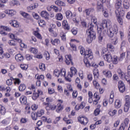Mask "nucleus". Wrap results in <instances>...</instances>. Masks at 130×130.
Here are the masks:
<instances>
[{
  "label": "nucleus",
  "instance_id": "f257e3e1",
  "mask_svg": "<svg viewBox=\"0 0 130 130\" xmlns=\"http://www.w3.org/2000/svg\"><path fill=\"white\" fill-rule=\"evenodd\" d=\"M88 29L86 30V34L87 35V37L86 38V41L87 43L90 44V43H92L93 40H95L96 39V32L94 31L93 28H94V25L93 23H90L88 26Z\"/></svg>",
  "mask_w": 130,
  "mask_h": 130
},
{
  "label": "nucleus",
  "instance_id": "f03ea898",
  "mask_svg": "<svg viewBox=\"0 0 130 130\" xmlns=\"http://www.w3.org/2000/svg\"><path fill=\"white\" fill-rule=\"evenodd\" d=\"M84 55L85 57L83 60L86 67H87V68L91 67L90 60L93 59V53H92V51H91V50H86L84 52Z\"/></svg>",
  "mask_w": 130,
  "mask_h": 130
},
{
  "label": "nucleus",
  "instance_id": "7ed1b4c3",
  "mask_svg": "<svg viewBox=\"0 0 130 130\" xmlns=\"http://www.w3.org/2000/svg\"><path fill=\"white\" fill-rule=\"evenodd\" d=\"M117 32H118V28H117V25L115 24L109 27L107 31V34L109 37L111 38L114 36V34H117Z\"/></svg>",
  "mask_w": 130,
  "mask_h": 130
},
{
  "label": "nucleus",
  "instance_id": "20e7f679",
  "mask_svg": "<svg viewBox=\"0 0 130 130\" xmlns=\"http://www.w3.org/2000/svg\"><path fill=\"white\" fill-rule=\"evenodd\" d=\"M115 14L117 18V20L120 25L123 24V20H122V18L124 16V11H122V12H119L118 11H115Z\"/></svg>",
  "mask_w": 130,
  "mask_h": 130
},
{
  "label": "nucleus",
  "instance_id": "39448f33",
  "mask_svg": "<svg viewBox=\"0 0 130 130\" xmlns=\"http://www.w3.org/2000/svg\"><path fill=\"white\" fill-rule=\"evenodd\" d=\"M121 3H122V1H121V0L116 1V3L115 5V7L116 8L115 11H118L119 13H122V12H124V11H123V9L121 8Z\"/></svg>",
  "mask_w": 130,
  "mask_h": 130
},
{
  "label": "nucleus",
  "instance_id": "423d86ee",
  "mask_svg": "<svg viewBox=\"0 0 130 130\" xmlns=\"http://www.w3.org/2000/svg\"><path fill=\"white\" fill-rule=\"evenodd\" d=\"M112 23L111 21L109 19H104L102 21V27L104 29V28H107V27H110L111 26Z\"/></svg>",
  "mask_w": 130,
  "mask_h": 130
},
{
  "label": "nucleus",
  "instance_id": "0eeeda50",
  "mask_svg": "<svg viewBox=\"0 0 130 130\" xmlns=\"http://www.w3.org/2000/svg\"><path fill=\"white\" fill-rule=\"evenodd\" d=\"M118 87L119 90L121 93H123V92L125 91V85H124V83L122 81H119Z\"/></svg>",
  "mask_w": 130,
  "mask_h": 130
},
{
  "label": "nucleus",
  "instance_id": "6e6552de",
  "mask_svg": "<svg viewBox=\"0 0 130 130\" xmlns=\"http://www.w3.org/2000/svg\"><path fill=\"white\" fill-rule=\"evenodd\" d=\"M43 104L45 106L46 110H55L56 108L55 105H51V104L46 103H44Z\"/></svg>",
  "mask_w": 130,
  "mask_h": 130
},
{
  "label": "nucleus",
  "instance_id": "1a4fd4ad",
  "mask_svg": "<svg viewBox=\"0 0 130 130\" xmlns=\"http://www.w3.org/2000/svg\"><path fill=\"white\" fill-rule=\"evenodd\" d=\"M66 60H65V62L67 63V64H72V66L74 64V63L73 61H72L73 59L72 58V55L71 54L66 55Z\"/></svg>",
  "mask_w": 130,
  "mask_h": 130
},
{
  "label": "nucleus",
  "instance_id": "9d476101",
  "mask_svg": "<svg viewBox=\"0 0 130 130\" xmlns=\"http://www.w3.org/2000/svg\"><path fill=\"white\" fill-rule=\"evenodd\" d=\"M70 73L68 74V76H70V78H72L73 76H76L77 75V69L75 67H71L70 68Z\"/></svg>",
  "mask_w": 130,
  "mask_h": 130
},
{
  "label": "nucleus",
  "instance_id": "9b49d317",
  "mask_svg": "<svg viewBox=\"0 0 130 130\" xmlns=\"http://www.w3.org/2000/svg\"><path fill=\"white\" fill-rule=\"evenodd\" d=\"M15 59L18 62H22L24 60V56L21 54H18L15 55Z\"/></svg>",
  "mask_w": 130,
  "mask_h": 130
},
{
  "label": "nucleus",
  "instance_id": "f8f14e48",
  "mask_svg": "<svg viewBox=\"0 0 130 130\" xmlns=\"http://www.w3.org/2000/svg\"><path fill=\"white\" fill-rule=\"evenodd\" d=\"M81 124H87L88 123V118L84 117H81L78 119Z\"/></svg>",
  "mask_w": 130,
  "mask_h": 130
},
{
  "label": "nucleus",
  "instance_id": "ddd939ff",
  "mask_svg": "<svg viewBox=\"0 0 130 130\" xmlns=\"http://www.w3.org/2000/svg\"><path fill=\"white\" fill-rule=\"evenodd\" d=\"M104 58L108 62H110L112 61V56L110 54H106Z\"/></svg>",
  "mask_w": 130,
  "mask_h": 130
},
{
  "label": "nucleus",
  "instance_id": "4468645a",
  "mask_svg": "<svg viewBox=\"0 0 130 130\" xmlns=\"http://www.w3.org/2000/svg\"><path fill=\"white\" fill-rule=\"evenodd\" d=\"M9 24L15 28H18L19 27V23L16 20H10L9 21Z\"/></svg>",
  "mask_w": 130,
  "mask_h": 130
},
{
  "label": "nucleus",
  "instance_id": "2eb2a0df",
  "mask_svg": "<svg viewBox=\"0 0 130 130\" xmlns=\"http://www.w3.org/2000/svg\"><path fill=\"white\" fill-rule=\"evenodd\" d=\"M41 16L46 19V20H49V14L46 11H42L41 13Z\"/></svg>",
  "mask_w": 130,
  "mask_h": 130
},
{
  "label": "nucleus",
  "instance_id": "dca6fc26",
  "mask_svg": "<svg viewBox=\"0 0 130 130\" xmlns=\"http://www.w3.org/2000/svg\"><path fill=\"white\" fill-rule=\"evenodd\" d=\"M20 102L22 105H26L27 104V98L25 96H21Z\"/></svg>",
  "mask_w": 130,
  "mask_h": 130
},
{
  "label": "nucleus",
  "instance_id": "f3484780",
  "mask_svg": "<svg viewBox=\"0 0 130 130\" xmlns=\"http://www.w3.org/2000/svg\"><path fill=\"white\" fill-rule=\"evenodd\" d=\"M5 14L9 15V16L13 17V16L16 14V11H14V10H6L5 11Z\"/></svg>",
  "mask_w": 130,
  "mask_h": 130
},
{
  "label": "nucleus",
  "instance_id": "a211bd4d",
  "mask_svg": "<svg viewBox=\"0 0 130 130\" xmlns=\"http://www.w3.org/2000/svg\"><path fill=\"white\" fill-rule=\"evenodd\" d=\"M94 8H89L85 9V11H83V13H85V14H86V17H89V16H90V13L91 12H94Z\"/></svg>",
  "mask_w": 130,
  "mask_h": 130
},
{
  "label": "nucleus",
  "instance_id": "6ab92c4d",
  "mask_svg": "<svg viewBox=\"0 0 130 130\" xmlns=\"http://www.w3.org/2000/svg\"><path fill=\"white\" fill-rule=\"evenodd\" d=\"M66 18L69 19V20H71L73 19V13L71 12L70 10H67L66 12Z\"/></svg>",
  "mask_w": 130,
  "mask_h": 130
},
{
  "label": "nucleus",
  "instance_id": "aec40b11",
  "mask_svg": "<svg viewBox=\"0 0 130 130\" xmlns=\"http://www.w3.org/2000/svg\"><path fill=\"white\" fill-rule=\"evenodd\" d=\"M63 109V106L60 103H58L57 105V109L56 110V112H57V113H59L60 111H61Z\"/></svg>",
  "mask_w": 130,
  "mask_h": 130
},
{
  "label": "nucleus",
  "instance_id": "412c9836",
  "mask_svg": "<svg viewBox=\"0 0 130 130\" xmlns=\"http://www.w3.org/2000/svg\"><path fill=\"white\" fill-rule=\"evenodd\" d=\"M103 73L106 78H109L112 77V74H111V72L109 71H104Z\"/></svg>",
  "mask_w": 130,
  "mask_h": 130
},
{
  "label": "nucleus",
  "instance_id": "4be33fe9",
  "mask_svg": "<svg viewBox=\"0 0 130 130\" xmlns=\"http://www.w3.org/2000/svg\"><path fill=\"white\" fill-rule=\"evenodd\" d=\"M62 25L64 29L66 30H70V26H69V24L67 20H63Z\"/></svg>",
  "mask_w": 130,
  "mask_h": 130
},
{
  "label": "nucleus",
  "instance_id": "5701e85b",
  "mask_svg": "<svg viewBox=\"0 0 130 130\" xmlns=\"http://www.w3.org/2000/svg\"><path fill=\"white\" fill-rule=\"evenodd\" d=\"M51 43L53 45H58V44L60 43V41L58 39H55L54 40L51 39Z\"/></svg>",
  "mask_w": 130,
  "mask_h": 130
},
{
  "label": "nucleus",
  "instance_id": "b1692460",
  "mask_svg": "<svg viewBox=\"0 0 130 130\" xmlns=\"http://www.w3.org/2000/svg\"><path fill=\"white\" fill-rule=\"evenodd\" d=\"M121 107V102L119 100H116L115 102V108H120Z\"/></svg>",
  "mask_w": 130,
  "mask_h": 130
},
{
  "label": "nucleus",
  "instance_id": "393cba45",
  "mask_svg": "<svg viewBox=\"0 0 130 130\" xmlns=\"http://www.w3.org/2000/svg\"><path fill=\"white\" fill-rule=\"evenodd\" d=\"M56 20H58V21H61L62 19H63V16L61 13H57L55 16Z\"/></svg>",
  "mask_w": 130,
  "mask_h": 130
},
{
  "label": "nucleus",
  "instance_id": "a878e982",
  "mask_svg": "<svg viewBox=\"0 0 130 130\" xmlns=\"http://www.w3.org/2000/svg\"><path fill=\"white\" fill-rule=\"evenodd\" d=\"M9 36L10 38H11V39H14V40H17V41H20V42L21 41V40L19 39L15 35L12 33L9 34Z\"/></svg>",
  "mask_w": 130,
  "mask_h": 130
},
{
  "label": "nucleus",
  "instance_id": "bb28decb",
  "mask_svg": "<svg viewBox=\"0 0 130 130\" xmlns=\"http://www.w3.org/2000/svg\"><path fill=\"white\" fill-rule=\"evenodd\" d=\"M117 73L119 77H120L121 79H123L124 78L125 74H124V73H123V72L121 71V70L118 69Z\"/></svg>",
  "mask_w": 130,
  "mask_h": 130
},
{
  "label": "nucleus",
  "instance_id": "cd10ccee",
  "mask_svg": "<svg viewBox=\"0 0 130 130\" xmlns=\"http://www.w3.org/2000/svg\"><path fill=\"white\" fill-rule=\"evenodd\" d=\"M93 75L95 79L99 78V71L98 69H95L93 71Z\"/></svg>",
  "mask_w": 130,
  "mask_h": 130
},
{
  "label": "nucleus",
  "instance_id": "c85d7f7f",
  "mask_svg": "<svg viewBox=\"0 0 130 130\" xmlns=\"http://www.w3.org/2000/svg\"><path fill=\"white\" fill-rule=\"evenodd\" d=\"M111 61H112L114 64H117L118 63V57L117 56H114Z\"/></svg>",
  "mask_w": 130,
  "mask_h": 130
},
{
  "label": "nucleus",
  "instance_id": "c756f323",
  "mask_svg": "<svg viewBox=\"0 0 130 130\" xmlns=\"http://www.w3.org/2000/svg\"><path fill=\"white\" fill-rule=\"evenodd\" d=\"M0 27L2 28L5 31H7V32L12 31V28H11L10 27L2 25L0 26Z\"/></svg>",
  "mask_w": 130,
  "mask_h": 130
},
{
  "label": "nucleus",
  "instance_id": "7c9ffc66",
  "mask_svg": "<svg viewBox=\"0 0 130 130\" xmlns=\"http://www.w3.org/2000/svg\"><path fill=\"white\" fill-rule=\"evenodd\" d=\"M10 5L11 7H14V6H18V5H20V3H19V1H12L10 2Z\"/></svg>",
  "mask_w": 130,
  "mask_h": 130
},
{
  "label": "nucleus",
  "instance_id": "2f4dec72",
  "mask_svg": "<svg viewBox=\"0 0 130 130\" xmlns=\"http://www.w3.org/2000/svg\"><path fill=\"white\" fill-rule=\"evenodd\" d=\"M19 90L21 92L24 91V90H26V85L23 84H20L19 86Z\"/></svg>",
  "mask_w": 130,
  "mask_h": 130
},
{
  "label": "nucleus",
  "instance_id": "473e14b6",
  "mask_svg": "<svg viewBox=\"0 0 130 130\" xmlns=\"http://www.w3.org/2000/svg\"><path fill=\"white\" fill-rule=\"evenodd\" d=\"M107 47L108 49H109V50H110V51H114V50H115V49H114V47L110 44H108L107 45Z\"/></svg>",
  "mask_w": 130,
  "mask_h": 130
},
{
  "label": "nucleus",
  "instance_id": "72a5a7b5",
  "mask_svg": "<svg viewBox=\"0 0 130 130\" xmlns=\"http://www.w3.org/2000/svg\"><path fill=\"white\" fill-rule=\"evenodd\" d=\"M118 38L117 37H114L113 39L111 40V42L112 44H114V45H116L117 43H118Z\"/></svg>",
  "mask_w": 130,
  "mask_h": 130
},
{
  "label": "nucleus",
  "instance_id": "f704fd0d",
  "mask_svg": "<svg viewBox=\"0 0 130 130\" xmlns=\"http://www.w3.org/2000/svg\"><path fill=\"white\" fill-rule=\"evenodd\" d=\"M56 5H57V6H62L63 7L66 6V3H63L62 1H56L55 3Z\"/></svg>",
  "mask_w": 130,
  "mask_h": 130
},
{
  "label": "nucleus",
  "instance_id": "c9c22d12",
  "mask_svg": "<svg viewBox=\"0 0 130 130\" xmlns=\"http://www.w3.org/2000/svg\"><path fill=\"white\" fill-rule=\"evenodd\" d=\"M0 113L3 115L6 113V108L2 105H0Z\"/></svg>",
  "mask_w": 130,
  "mask_h": 130
},
{
  "label": "nucleus",
  "instance_id": "e433bc0d",
  "mask_svg": "<svg viewBox=\"0 0 130 130\" xmlns=\"http://www.w3.org/2000/svg\"><path fill=\"white\" fill-rule=\"evenodd\" d=\"M123 7L124 9L128 10V9H129V3L128 1H124L123 3Z\"/></svg>",
  "mask_w": 130,
  "mask_h": 130
},
{
  "label": "nucleus",
  "instance_id": "4c0bfd02",
  "mask_svg": "<svg viewBox=\"0 0 130 130\" xmlns=\"http://www.w3.org/2000/svg\"><path fill=\"white\" fill-rule=\"evenodd\" d=\"M44 55L46 58V59H47V60H49V59L50 58V55L49 54V53L48 51H45Z\"/></svg>",
  "mask_w": 130,
  "mask_h": 130
},
{
  "label": "nucleus",
  "instance_id": "58836bf2",
  "mask_svg": "<svg viewBox=\"0 0 130 130\" xmlns=\"http://www.w3.org/2000/svg\"><path fill=\"white\" fill-rule=\"evenodd\" d=\"M12 80H14V78H13V77H10V79L7 80L6 84L8 86H11V85L13 84Z\"/></svg>",
  "mask_w": 130,
  "mask_h": 130
},
{
  "label": "nucleus",
  "instance_id": "ea45409f",
  "mask_svg": "<svg viewBox=\"0 0 130 130\" xmlns=\"http://www.w3.org/2000/svg\"><path fill=\"white\" fill-rule=\"evenodd\" d=\"M29 51L31 53H34V54H36V53H37V52H38V50L37 49H36V48H31L29 49Z\"/></svg>",
  "mask_w": 130,
  "mask_h": 130
},
{
  "label": "nucleus",
  "instance_id": "a19ab883",
  "mask_svg": "<svg viewBox=\"0 0 130 130\" xmlns=\"http://www.w3.org/2000/svg\"><path fill=\"white\" fill-rule=\"evenodd\" d=\"M129 122V119H128V118H125L123 122L122 123V124L125 125V126H126L127 127V125H128Z\"/></svg>",
  "mask_w": 130,
  "mask_h": 130
},
{
  "label": "nucleus",
  "instance_id": "79ce46f5",
  "mask_svg": "<svg viewBox=\"0 0 130 130\" xmlns=\"http://www.w3.org/2000/svg\"><path fill=\"white\" fill-rule=\"evenodd\" d=\"M30 109H31V108L29 106H27L25 108V114H30L31 113V111H30Z\"/></svg>",
  "mask_w": 130,
  "mask_h": 130
},
{
  "label": "nucleus",
  "instance_id": "37998d69",
  "mask_svg": "<svg viewBox=\"0 0 130 130\" xmlns=\"http://www.w3.org/2000/svg\"><path fill=\"white\" fill-rule=\"evenodd\" d=\"M38 97H39V94H38V93L35 92L32 93V98L33 100H36V99H37Z\"/></svg>",
  "mask_w": 130,
  "mask_h": 130
},
{
  "label": "nucleus",
  "instance_id": "c03bdc74",
  "mask_svg": "<svg viewBox=\"0 0 130 130\" xmlns=\"http://www.w3.org/2000/svg\"><path fill=\"white\" fill-rule=\"evenodd\" d=\"M96 9L99 12L102 11V9H103V6L102 4L98 3Z\"/></svg>",
  "mask_w": 130,
  "mask_h": 130
},
{
  "label": "nucleus",
  "instance_id": "a18cd8bd",
  "mask_svg": "<svg viewBox=\"0 0 130 130\" xmlns=\"http://www.w3.org/2000/svg\"><path fill=\"white\" fill-rule=\"evenodd\" d=\"M125 57V53H122L120 54V56L119 58V60H120V61H122V60H123Z\"/></svg>",
  "mask_w": 130,
  "mask_h": 130
},
{
  "label": "nucleus",
  "instance_id": "49530a36",
  "mask_svg": "<svg viewBox=\"0 0 130 130\" xmlns=\"http://www.w3.org/2000/svg\"><path fill=\"white\" fill-rule=\"evenodd\" d=\"M38 80L40 81L41 82L44 80V75H41L40 76H38L37 77Z\"/></svg>",
  "mask_w": 130,
  "mask_h": 130
},
{
  "label": "nucleus",
  "instance_id": "de8ad7c7",
  "mask_svg": "<svg viewBox=\"0 0 130 130\" xmlns=\"http://www.w3.org/2000/svg\"><path fill=\"white\" fill-rule=\"evenodd\" d=\"M129 104H125L124 107V110L125 112H127L128 111V110L129 109Z\"/></svg>",
  "mask_w": 130,
  "mask_h": 130
},
{
  "label": "nucleus",
  "instance_id": "09e8293b",
  "mask_svg": "<svg viewBox=\"0 0 130 130\" xmlns=\"http://www.w3.org/2000/svg\"><path fill=\"white\" fill-rule=\"evenodd\" d=\"M125 104H129V105H130L129 96L126 95L125 96Z\"/></svg>",
  "mask_w": 130,
  "mask_h": 130
},
{
  "label": "nucleus",
  "instance_id": "8fccbe9b",
  "mask_svg": "<svg viewBox=\"0 0 130 130\" xmlns=\"http://www.w3.org/2000/svg\"><path fill=\"white\" fill-rule=\"evenodd\" d=\"M60 37L61 40H62L63 41H66V40H67V38H66V34L61 32L60 34Z\"/></svg>",
  "mask_w": 130,
  "mask_h": 130
},
{
  "label": "nucleus",
  "instance_id": "3c124183",
  "mask_svg": "<svg viewBox=\"0 0 130 130\" xmlns=\"http://www.w3.org/2000/svg\"><path fill=\"white\" fill-rule=\"evenodd\" d=\"M54 75L55 76V77H59L60 75V72H59V71L56 69L54 71Z\"/></svg>",
  "mask_w": 130,
  "mask_h": 130
},
{
  "label": "nucleus",
  "instance_id": "603ef678",
  "mask_svg": "<svg viewBox=\"0 0 130 130\" xmlns=\"http://www.w3.org/2000/svg\"><path fill=\"white\" fill-rule=\"evenodd\" d=\"M99 113H100V109H99V108L96 109L93 112V114L95 115V116L99 115Z\"/></svg>",
  "mask_w": 130,
  "mask_h": 130
},
{
  "label": "nucleus",
  "instance_id": "864d4df0",
  "mask_svg": "<svg viewBox=\"0 0 130 130\" xmlns=\"http://www.w3.org/2000/svg\"><path fill=\"white\" fill-rule=\"evenodd\" d=\"M20 14L23 17H24V18H28V17H29V14L26 13V12H20Z\"/></svg>",
  "mask_w": 130,
  "mask_h": 130
},
{
  "label": "nucleus",
  "instance_id": "5fc2aeb1",
  "mask_svg": "<svg viewBox=\"0 0 130 130\" xmlns=\"http://www.w3.org/2000/svg\"><path fill=\"white\" fill-rule=\"evenodd\" d=\"M8 43L11 46H16V43H15V41L13 40L9 41Z\"/></svg>",
  "mask_w": 130,
  "mask_h": 130
},
{
  "label": "nucleus",
  "instance_id": "6e6d98bb",
  "mask_svg": "<svg viewBox=\"0 0 130 130\" xmlns=\"http://www.w3.org/2000/svg\"><path fill=\"white\" fill-rule=\"evenodd\" d=\"M37 114L36 115L35 113H31V118H32L33 120H37Z\"/></svg>",
  "mask_w": 130,
  "mask_h": 130
},
{
  "label": "nucleus",
  "instance_id": "4d7b16f0",
  "mask_svg": "<svg viewBox=\"0 0 130 130\" xmlns=\"http://www.w3.org/2000/svg\"><path fill=\"white\" fill-rule=\"evenodd\" d=\"M110 115H111V116H113L114 115H115V114L116 113H117V111L116 110H114L113 111H110L109 112Z\"/></svg>",
  "mask_w": 130,
  "mask_h": 130
},
{
  "label": "nucleus",
  "instance_id": "13d9d810",
  "mask_svg": "<svg viewBox=\"0 0 130 130\" xmlns=\"http://www.w3.org/2000/svg\"><path fill=\"white\" fill-rule=\"evenodd\" d=\"M40 69L41 71H45V64L44 63H41L39 66Z\"/></svg>",
  "mask_w": 130,
  "mask_h": 130
},
{
  "label": "nucleus",
  "instance_id": "bf43d9fd",
  "mask_svg": "<svg viewBox=\"0 0 130 130\" xmlns=\"http://www.w3.org/2000/svg\"><path fill=\"white\" fill-rule=\"evenodd\" d=\"M60 76L61 77H65L66 76V70L64 69H62L60 72Z\"/></svg>",
  "mask_w": 130,
  "mask_h": 130
},
{
  "label": "nucleus",
  "instance_id": "052dcab7",
  "mask_svg": "<svg viewBox=\"0 0 130 130\" xmlns=\"http://www.w3.org/2000/svg\"><path fill=\"white\" fill-rule=\"evenodd\" d=\"M91 22L93 23V24H95V25H97V18L94 16L92 17L91 18Z\"/></svg>",
  "mask_w": 130,
  "mask_h": 130
},
{
  "label": "nucleus",
  "instance_id": "680f3d73",
  "mask_svg": "<svg viewBox=\"0 0 130 130\" xmlns=\"http://www.w3.org/2000/svg\"><path fill=\"white\" fill-rule=\"evenodd\" d=\"M93 84L96 89H98V88H99V83H98V82L96 81V80H94L93 81Z\"/></svg>",
  "mask_w": 130,
  "mask_h": 130
},
{
  "label": "nucleus",
  "instance_id": "e2e57ef3",
  "mask_svg": "<svg viewBox=\"0 0 130 130\" xmlns=\"http://www.w3.org/2000/svg\"><path fill=\"white\" fill-rule=\"evenodd\" d=\"M20 68H21V69H22V70H24L25 71H26V70H27V69H28V66H27L26 64H21Z\"/></svg>",
  "mask_w": 130,
  "mask_h": 130
},
{
  "label": "nucleus",
  "instance_id": "0e129e2a",
  "mask_svg": "<svg viewBox=\"0 0 130 130\" xmlns=\"http://www.w3.org/2000/svg\"><path fill=\"white\" fill-rule=\"evenodd\" d=\"M35 36H36V37H37V38H38L39 39H42V37H41V35H40V34H39V32L36 31L35 32Z\"/></svg>",
  "mask_w": 130,
  "mask_h": 130
},
{
  "label": "nucleus",
  "instance_id": "69168bd1",
  "mask_svg": "<svg viewBox=\"0 0 130 130\" xmlns=\"http://www.w3.org/2000/svg\"><path fill=\"white\" fill-rule=\"evenodd\" d=\"M124 79H125L127 82H129V84H130V75H125V76H124Z\"/></svg>",
  "mask_w": 130,
  "mask_h": 130
},
{
  "label": "nucleus",
  "instance_id": "338daca9",
  "mask_svg": "<svg viewBox=\"0 0 130 130\" xmlns=\"http://www.w3.org/2000/svg\"><path fill=\"white\" fill-rule=\"evenodd\" d=\"M25 57L27 60H31L33 58L32 56L30 54H26Z\"/></svg>",
  "mask_w": 130,
  "mask_h": 130
},
{
  "label": "nucleus",
  "instance_id": "774afa93",
  "mask_svg": "<svg viewBox=\"0 0 130 130\" xmlns=\"http://www.w3.org/2000/svg\"><path fill=\"white\" fill-rule=\"evenodd\" d=\"M98 33L100 35L102 33V27L101 26H98L97 28Z\"/></svg>",
  "mask_w": 130,
  "mask_h": 130
}]
</instances>
